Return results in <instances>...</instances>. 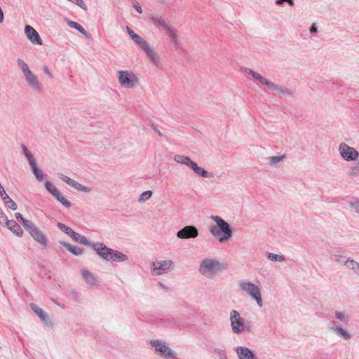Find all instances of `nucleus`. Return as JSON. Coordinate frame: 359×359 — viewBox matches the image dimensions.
<instances>
[{
    "label": "nucleus",
    "instance_id": "nucleus-1",
    "mask_svg": "<svg viewBox=\"0 0 359 359\" xmlns=\"http://www.w3.org/2000/svg\"><path fill=\"white\" fill-rule=\"evenodd\" d=\"M24 157L25 158L27 165L36 180L39 182H43L46 189L65 208H71L72 203L62 195L55 185H53L50 182L45 180V174L39 166L36 158L29 150L25 147Z\"/></svg>",
    "mask_w": 359,
    "mask_h": 359
},
{
    "label": "nucleus",
    "instance_id": "nucleus-2",
    "mask_svg": "<svg viewBox=\"0 0 359 359\" xmlns=\"http://www.w3.org/2000/svg\"><path fill=\"white\" fill-rule=\"evenodd\" d=\"M210 219L215 223L209 228L211 235L219 243L229 241L233 237V231L229 224L217 215H212Z\"/></svg>",
    "mask_w": 359,
    "mask_h": 359
},
{
    "label": "nucleus",
    "instance_id": "nucleus-3",
    "mask_svg": "<svg viewBox=\"0 0 359 359\" xmlns=\"http://www.w3.org/2000/svg\"><path fill=\"white\" fill-rule=\"evenodd\" d=\"M94 252L101 259L105 262L125 263L129 261V257L126 254L109 248L101 242H96Z\"/></svg>",
    "mask_w": 359,
    "mask_h": 359
},
{
    "label": "nucleus",
    "instance_id": "nucleus-4",
    "mask_svg": "<svg viewBox=\"0 0 359 359\" xmlns=\"http://www.w3.org/2000/svg\"><path fill=\"white\" fill-rule=\"evenodd\" d=\"M238 287L243 294L255 301L259 308L263 307L264 302L259 282L254 283L248 279H243L238 283Z\"/></svg>",
    "mask_w": 359,
    "mask_h": 359
},
{
    "label": "nucleus",
    "instance_id": "nucleus-5",
    "mask_svg": "<svg viewBox=\"0 0 359 359\" xmlns=\"http://www.w3.org/2000/svg\"><path fill=\"white\" fill-rule=\"evenodd\" d=\"M126 31L134 43L147 55L150 62L158 65L160 63V57L154 48L130 27H126Z\"/></svg>",
    "mask_w": 359,
    "mask_h": 359
},
{
    "label": "nucleus",
    "instance_id": "nucleus-6",
    "mask_svg": "<svg viewBox=\"0 0 359 359\" xmlns=\"http://www.w3.org/2000/svg\"><path fill=\"white\" fill-rule=\"evenodd\" d=\"M116 78L119 86L125 90H134L140 85L139 74L132 69H118L116 72Z\"/></svg>",
    "mask_w": 359,
    "mask_h": 359
},
{
    "label": "nucleus",
    "instance_id": "nucleus-7",
    "mask_svg": "<svg viewBox=\"0 0 359 359\" xmlns=\"http://www.w3.org/2000/svg\"><path fill=\"white\" fill-rule=\"evenodd\" d=\"M225 268V264L219 259L212 257H205L201 260L198 271L203 277L212 278L219 272L224 270Z\"/></svg>",
    "mask_w": 359,
    "mask_h": 359
},
{
    "label": "nucleus",
    "instance_id": "nucleus-8",
    "mask_svg": "<svg viewBox=\"0 0 359 359\" xmlns=\"http://www.w3.org/2000/svg\"><path fill=\"white\" fill-rule=\"evenodd\" d=\"M151 351L161 359H177V353L168 343L162 339H151L148 341Z\"/></svg>",
    "mask_w": 359,
    "mask_h": 359
},
{
    "label": "nucleus",
    "instance_id": "nucleus-9",
    "mask_svg": "<svg viewBox=\"0 0 359 359\" xmlns=\"http://www.w3.org/2000/svg\"><path fill=\"white\" fill-rule=\"evenodd\" d=\"M229 322L231 330L236 335H241L250 330V323L243 316L241 313L236 309H231L229 313Z\"/></svg>",
    "mask_w": 359,
    "mask_h": 359
},
{
    "label": "nucleus",
    "instance_id": "nucleus-10",
    "mask_svg": "<svg viewBox=\"0 0 359 359\" xmlns=\"http://www.w3.org/2000/svg\"><path fill=\"white\" fill-rule=\"evenodd\" d=\"M174 269V262L170 259H155L150 264V274L161 276L168 274Z\"/></svg>",
    "mask_w": 359,
    "mask_h": 359
},
{
    "label": "nucleus",
    "instance_id": "nucleus-11",
    "mask_svg": "<svg viewBox=\"0 0 359 359\" xmlns=\"http://www.w3.org/2000/svg\"><path fill=\"white\" fill-rule=\"evenodd\" d=\"M24 228L32 239L43 248L48 247V240L43 231L32 221L24 219Z\"/></svg>",
    "mask_w": 359,
    "mask_h": 359
},
{
    "label": "nucleus",
    "instance_id": "nucleus-12",
    "mask_svg": "<svg viewBox=\"0 0 359 359\" xmlns=\"http://www.w3.org/2000/svg\"><path fill=\"white\" fill-rule=\"evenodd\" d=\"M175 163L186 165L196 175L201 176L203 178H210L212 174L205 170L203 168L199 166L196 162L192 161L189 156L177 154L173 157Z\"/></svg>",
    "mask_w": 359,
    "mask_h": 359
},
{
    "label": "nucleus",
    "instance_id": "nucleus-13",
    "mask_svg": "<svg viewBox=\"0 0 359 359\" xmlns=\"http://www.w3.org/2000/svg\"><path fill=\"white\" fill-rule=\"evenodd\" d=\"M338 150L341 157L346 161H354L359 158V152L346 143H341Z\"/></svg>",
    "mask_w": 359,
    "mask_h": 359
},
{
    "label": "nucleus",
    "instance_id": "nucleus-14",
    "mask_svg": "<svg viewBox=\"0 0 359 359\" xmlns=\"http://www.w3.org/2000/svg\"><path fill=\"white\" fill-rule=\"evenodd\" d=\"M233 351L237 359H259L256 351L244 344L235 346Z\"/></svg>",
    "mask_w": 359,
    "mask_h": 359
},
{
    "label": "nucleus",
    "instance_id": "nucleus-15",
    "mask_svg": "<svg viewBox=\"0 0 359 359\" xmlns=\"http://www.w3.org/2000/svg\"><path fill=\"white\" fill-rule=\"evenodd\" d=\"M24 77L27 85L34 90L39 92L41 88L37 77L29 70L27 65L24 64Z\"/></svg>",
    "mask_w": 359,
    "mask_h": 359
},
{
    "label": "nucleus",
    "instance_id": "nucleus-16",
    "mask_svg": "<svg viewBox=\"0 0 359 359\" xmlns=\"http://www.w3.org/2000/svg\"><path fill=\"white\" fill-rule=\"evenodd\" d=\"M30 309L34 314L39 318L41 322L46 326H52V320L48 314L42 308L36 304L31 303L29 304Z\"/></svg>",
    "mask_w": 359,
    "mask_h": 359
},
{
    "label": "nucleus",
    "instance_id": "nucleus-17",
    "mask_svg": "<svg viewBox=\"0 0 359 359\" xmlns=\"http://www.w3.org/2000/svg\"><path fill=\"white\" fill-rule=\"evenodd\" d=\"M24 32L27 39L34 46H42L43 40L39 32L32 26L26 25L24 27Z\"/></svg>",
    "mask_w": 359,
    "mask_h": 359
},
{
    "label": "nucleus",
    "instance_id": "nucleus-18",
    "mask_svg": "<svg viewBox=\"0 0 359 359\" xmlns=\"http://www.w3.org/2000/svg\"><path fill=\"white\" fill-rule=\"evenodd\" d=\"M59 178L67 184L68 185L72 187L77 191L83 192V193H89L91 191V188L87 186H84L78 182L71 179L70 177L65 175L64 174H59L58 175Z\"/></svg>",
    "mask_w": 359,
    "mask_h": 359
},
{
    "label": "nucleus",
    "instance_id": "nucleus-19",
    "mask_svg": "<svg viewBox=\"0 0 359 359\" xmlns=\"http://www.w3.org/2000/svg\"><path fill=\"white\" fill-rule=\"evenodd\" d=\"M198 236V231L194 226H186L177 231V237L180 239L196 238Z\"/></svg>",
    "mask_w": 359,
    "mask_h": 359
},
{
    "label": "nucleus",
    "instance_id": "nucleus-20",
    "mask_svg": "<svg viewBox=\"0 0 359 359\" xmlns=\"http://www.w3.org/2000/svg\"><path fill=\"white\" fill-rule=\"evenodd\" d=\"M81 275L86 283L90 287H97L100 285L99 278L86 269L81 270Z\"/></svg>",
    "mask_w": 359,
    "mask_h": 359
},
{
    "label": "nucleus",
    "instance_id": "nucleus-21",
    "mask_svg": "<svg viewBox=\"0 0 359 359\" xmlns=\"http://www.w3.org/2000/svg\"><path fill=\"white\" fill-rule=\"evenodd\" d=\"M330 330L337 337L346 341L351 340L353 337L351 333L348 330L337 324L332 325L330 327Z\"/></svg>",
    "mask_w": 359,
    "mask_h": 359
},
{
    "label": "nucleus",
    "instance_id": "nucleus-22",
    "mask_svg": "<svg viewBox=\"0 0 359 359\" xmlns=\"http://www.w3.org/2000/svg\"><path fill=\"white\" fill-rule=\"evenodd\" d=\"M68 236H69L74 241L79 242L86 246L90 247L94 250L95 247L96 245V242L90 241L87 237L76 233L73 229L71 231Z\"/></svg>",
    "mask_w": 359,
    "mask_h": 359
},
{
    "label": "nucleus",
    "instance_id": "nucleus-23",
    "mask_svg": "<svg viewBox=\"0 0 359 359\" xmlns=\"http://www.w3.org/2000/svg\"><path fill=\"white\" fill-rule=\"evenodd\" d=\"M255 79L258 81L261 84L266 86L269 90H276V91H279V92L281 91V88L278 84H276L275 83L272 82L271 81L268 80L266 78L262 76L259 73H257Z\"/></svg>",
    "mask_w": 359,
    "mask_h": 359
},
{
    "label": "nucleus",
    "instance_id": "nucleus-24",
    "mask_svg": "<svg viewBox=\"0 0 359 359\" xmlns=\"http://www.w3.org/2000/svg\"><path fill=\"white\" fill-rule=\"evenodd\" d=\"M286 160L285 155L273 156L267 158V163L273 168L280 167Z\"/></svg>",
    "mask_w": 359,
    "mask_h": 359
},
{
    "label": "nucleus",
    "instance_id": "nucleus-25",
    "mask_svg": "<svg viewBox=\"0 0 359 359\" xmlns=\"http://www.w3.org/2000/svg\"><path fill=\"white\" fill-rule=\"evenodd\" d=\"M59 244L65 247L68 252L75 256H80L83 253V249L79 246L73 245L64 241H60Z\"/></svg>",
    "mask_w": 359,
    "mask_h": 359
},
{
    "label": "nucleus",
    "instance_id": "nucleus-26",
    "mask_svg": "<svg viewBox=\"0 0 359 359\" xmlns=\"http://www.w3.org/2000/svg\"><path fill=\"white\" fill-rule=\"evenodd\" d=\"M150 18L151 20H152L153 23L156 25V26H158L161 28H162L163 29H164L165 32L169 29V28H170L171 27L167 23V22L162 19L161 18H159L158 16H156V15H151L150 16Z\"/></svg>",
    "mask_w": 359,
    "mask_h": 359
},
{
    "label": "nucleus",
    "instance_id": "nucleus-27",
    "mask_svg": "<svg viewBox=\"0 0 359 359\" xmlns=\"http://www.w3.org/2000/svg\"><path fill=\"white\" fill-rule=\"evenodd\" d=\"M334 317L342 323H348L350 320L348 313L345 310H336L333 313Z\"/></svg>",
    "mask_w": 359,
    "mask_h": 359
},
{
    "label": "nucleus",
    "instance_id": "nucleus-28",
    "mask_svg": "<svg viewBox=\"0 0 359 359\" xmlns=\"http://www.w3.org/2000/svg\"><path fill=\"white\" fill-rule=\"evenodd\" d=\"M67 25L69 27L71 28H73V29H75L76 30H78L81 34H82L86 38H89L90 37V34L81 25H79V23L74 22V21H71V20H69L67 22Z\"/></svg>",
    "mask_w": 359,
    "mask_h": 359
},
{
    "label": "nucleus",
    "instance_id": "nucleus-29",
    "mask_svg": "<svg viewBox=\"0 0 359 359\" xmlns=\"http://www.w3.org/2000/svg\"><path fill=\"white\" fill-rule=\"evenodd\" d=\"M346 267L354 271V273L359 276V262L353 259H348L346 261Z\"/></svg>",
    "mask_w": 359,
    "mask_h": 359
},
{
    "label": "nucleus",
    "instance_id": "nucleus-30",
    "mask_svg": "<svg viewBox=\"0 0 359 359\" xmlns=\"http://www.w3.org/2000/svg\"><path fill=\"white\" fill-rule=\"evenodd\" d=\"M6 225L11 231H13L17 236H20L22 233L21 228L20 226L15 222V221L8 220L6 222Z\"/></svg>",
    "mask_w": 359,
    "mask_h": 359
},
{
    "label": "nucleus",
    "instance_id": "nucleus-31",
    "mask_svg": "<svg viewBox=\"0 0 359 359\" xmlns=\"http://www.w3.org/2000/svg\"><path fill=\"white\" fill-rule=\"evenodd\" d=\"M266 257L269 260L275 262H283L285 261V257L278 254L268 252Z\"/></svg>",
    "mask_w": 359,
    "mask_h": 359
},
{
    "label": "nucleus",
    "instance_id": "nucleus-32",
    "mask_svg": "<svg viewBox=\"0 0 359 359\" xmlns=\"http://www.w3.org/2000/svg\"><path fill=\"white\" fill-rule=\"evenodd\" d=\"M153 192L151 190H147L143 191L138 198V203H144L147 201L149 200L151 197L152 196Z\"/></svg>",
    "mask_w": 359,
    "mask_h": 359
},
{
    "label": "nucleus",
    "instance_id": "nucleus-33",
    "mask_svg": "<svg viewBox=\"0 0 359 359\" xmlns=\"http://www.w3.org/2000/svg\"><path fill=\"white\" fill-rule=\"evenodd\" d=\"M331 259L332 261L337 263L344 264V266H346V261H347V259L350 258L346 257L340 253H335L332 255Z\"/></svg>",
    "mask_w": 359,
    "mask_h": 359
},
{
    "label": "nucleus",
    "instance_id": "nucleus-34",
    "mask_svg": "<svg viewBox=\"0 0 359 359\" xmlns=\"http://www.w3.org/2000/svg\"><path fill=\"white\" fill-rule=\"evenodd\" d=\"M166 33L168 36L170 37V41L175 46H178V36L174 29H172V27L169 28V29L166 31Z\"/></svg>",
    "mask_w": 359,
    "mask_h": 359
},
{
    "label": "nucleus",
    "instance_id": "nucleus-35",
    "mask_svg": "<svg viewBox=\"0 0 359 359\" xmlns=\"http://www.w3.org/2000/svg\"><path fill=\"white\" fill-rule=\"evenodd\" d=\"M2 200L4 201L5 205L8 208H11L13 210L17 209V204L8 196V194L4 196V198H2Z\"/></svg>",
    "mask_w": 359,
    "mask_h": 359
},
{
    "label": "nucleus",
    "instance_id": "nucleus-36",
    "mask_svg": "<svg viewBox=\"0 0 359 359\" xmlns=\"http://www.w3.org/2000/svg\"><path fill=\"white\" fill-rule=\"evenodd\" d=\"M57 226L59 228V229H60L62 231H63L64 233H65L67 235H69V233L72 230L69 226H67L65 224L61 223V222H58L57 224Z\"/></svg>",
    "mask_w": 359,
    "mask_h": 359
},
{
    "label": "nucleus",
    "instance_id": "nucleus-37",
    "mask_svg": "<svg viewBox=\"0 0 359 359\" xmlns=\"http://www.w3.org/2000/svg\"><path fill=\"white\" fill-rule=\"evenodd\" d=\"M70 1L76 4L78 6H79L84 11H86L88 9L86 3L83 1V0H71Z\"/></svg>",
    "mask_w": 359,
    "mask_h": 359
},
{
    "label": "nucleus",
    "instance_id": "nucleus-38",
    "mask_svg": "<svg viewBox=\"0 0 359 359\" xmlns=\"http://www.w3.org/2000/svg\"><path fill=\"white\" fill-rule=\"evenodd\" d=\"M350 207L355 212L359 214V201L350 203Z\"/></svg>",
    "mask_w": 359,
    "mask_h": 359
},
{
    "label": "nucleus",
    "instance_id": "nucleus-39",
    "mask_svg": "<svg viewBox=\"0 0 359 359\" xmlns=\"http://www.w3.org/2000/svg\"><path fill=\"white\" fill-rule=\"evenodd\" d=\"M244 72H245V75L251 76L254 79L255 78L256 75L258 73V72H255V71H253L252 69H250V68L245 69Z\"/></svg>",
    "mask_w": 359,
    "mask_h": 359
},
{
    "label": "nucleus",
    "instance_id": "nucleus-40",
    "mask_svg": "<svg viewBox=\"0 0 359 359\" xmlns=\"http://www.w3.org/2000/svg\"><path fill=\"white\" fill-rule=\"evenodd\" d=\"M285 2L287 3L291 6H294V1L293 0H276V4L277 6H280V5H282Z\"/></svg>",
    "mask_w": 359,
    "mask_h": 359
},
{
    "label": "nucleus",
    "instance_id": "nucleus-41",
    "mask_svg": "<svg viewBox=\"0 0 359 359\" xmlns=\"http://www.w3.org/2000/svg\"><path fill=\"white\" fill-rule=\"evenodd\" d=\"M157 285L158 287H160L161 289H163L165 291H167L169 290L168 285H167V283H165L163 281L158 282Z\"/></svg>",
    "mask_w": 359,
    "mask_h": 359
},
{
    "label": "nucleus",
    "instance_id": "nucleus-42",
    "mask_svg": "<svg viewBox=\"0 0 359 359\" xmlns=\"http://www.w3.org/2000/svg\"><path fill=\"white\" fill-rule=\"evenodd\" d=\"M133 6L134 7V8L137 11V12H138L139 13H142V9L141 8V6L140 5V4L137 1H133Z\"/></svg>",
    "mask_w": 359,
    "mask_h": 359
},
{
    "label": "nucleus",
    "instance_id": "nucleus-43",
    "mask_svg": "<svg viewBox=\"0 0 359 359\" xmlns=\"http://www.w3.org/2000/svg\"><path fill=\"white\" fill-rule=\"evenodd\" d=\"M7 217L6 215L0 210V223H6L7 222Z\"/></svg>",
    "mask_w": 359,
    "mask_h": 359
},
{
    "label": "nucleus",
    "instance_id": "nucleus-44",
    "mask_svg": "<svg viewBox=\"0 0 359 359\" xmlns=\"http://www.w3.org/2000/svg\"><path fill=\"white\" fill-rule=\"evenodd\" d=\"M217 353L219 355L220 359H226V353L222 349L216 350Z\"/></svg>",
    "mask_w": 359,
    "mask_h": 359
},
{
    "label": "nucleus",
    "instance_id": "nucleus-45",
    "mask_svg": "<svg viewBox=\"0 0 359 359\" xmlns=\"http://www.w3.org/2000/svg\"><path fill=\"white\" fill-rule=\"evenodd\" d=\"M317 32V28L315 27V25H312V27H311L310 29V32L311 33H315Z\"/></svg>",
    "mask_w": 359,
    "mask_h": 359
},
{
    "label": "nucleus",
    "instance_id": "nucleus-46",
    "mask_svg": "<svg viewBox=\"0 0 359 359\" xmlns=\"http://www.w3.org/2000/svg\"><path fill=\"white\" fill-rule=\"evenodd\" d=\"M15 216H16L17 219H18V218H21V219H22V217H21L20 213H19V212H17V213L15 214Z\"/></svg>",
    "mask_w": 359,
    "mask_h": 359
},
{
    "label": "nucleus",
    "instance_id": "nucleus-47",
    "mask_svg": "<svg viewBox=\"0 0 359 359\" xmlns=\"http://www.w3.org/2000/svg\"><path fill=\"white\" fill-rule=\"evenodd\" d=\"M355 171H351V175H354Z\"/></svg>",
    "mask_w": 359,
    "mask_h": 359
},
{
    "label": "nucleus",
    "instance_id": "nucleus-48",
    "mask_svg": "<svg viewBox=\"0 0 359 359\" xmlns=\"http://www.w3.org/2000/svg\"><path fill=\"white\" fill-rule=\"evenodd\" d=\"M355 171H351V175H354Z\"/></svg>",
    "mask_w": 359,
    "mask_h": 359
},
{
    "label": "nucleus",
    "instance_id": "nucleus-49",
    "mask_svg": "<svg viewBox=\"0 0 359 359\" xmlns=\"http://www.w3.org/2000/svg\"><path fill=\"white\" fill-rule=\"evenodd\" d=\"M18 64H19V65H21V61H20V60H18Z\"/></svg>",
    "mask_w": 359,
    "mask_h": 359
},
{
    "label": "nucleus",
    "instance_id": "nucleus-50",
    "mask_svg": "<svg viewBox=\"0 0 359 359\" xmlns=\"http://www.w3.org/2000/svg\"><path fill=\"white\" fill-rule=\"evenodd\" d=\"M158 135H159L160 136H161V135H162V134H161L160 132H158Z\"/></svg>",
    "mask_w": 359,
    "mask_h": 359
}]
</instances>
